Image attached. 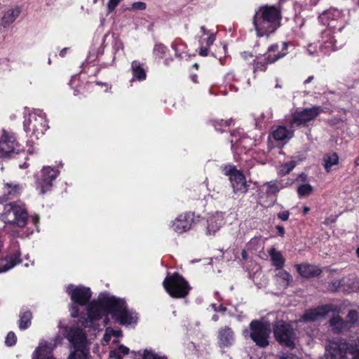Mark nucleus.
I'll return each instance as SVG.
<instances>
[{
    "instance_id": "13d9d810",
    "label": "nucleus",
    "mask_w": 359,
    "mask_h": 359,
    "mask_svg": "<svg viewBox=\"0 0 359 359\" xmlns=\"http://www.w3.org/2000/svg\"><path fill=\"white\" fill-rule=\"evenodd\" d=\"M284 167L287 168L286 172H288L294 168V165L285 164Z\"/></svg>"
},
{
    "instance_id": "0e129e2a",
    "label": "nucleus",
    "mask_w": 359,
    "mask_h": 359,
    "mask_svg": "<svg viewBox=\"0 0 359 359\" xmlns=\"http://www.w3.org/2000/svg\"><path fill=\"white\" fill-rule=\"evenodd\" d=\"M241 254L243 259H246L248 256L247 252L245 250H243Z\"/></svg>"
},
{
    "instance_id": "680f3d73",
    "label": "nucleus",
    "mask_w": 359,
    "mask_h": 359,
    "mask_svg": "<svg viewBox=\"0 0 359 359\" xmlns=\"http://www.w3.org/2000/svg\"><path fill=\"white\" fill-rule=\"evenodd\" d=\"M309 210H310V208L308 206H304L303 208V214L306 215Z\"/></svg>"
},
{
    "instance_id": "5701e85b",
    "label": "nucleus",
    "mask_w": 359,
    "mask_h": 359,
    "mask_svg": "<svg viewBox=\"0 0 359 359\" xmlns=\"http://www.w3.org/2000/svg\"><path fill=\"white\" fill-rule=\"evenodd\" d=\"M271 136L276 141L286 142L294 136V132L284 126H279L273 130Z\"/></svg>"
},
{
    "instance_id": "3c124183",
    "label": "nucleus",
    "mask_w": 359,
    "mask_h": 359,
    "mask_svg": "<svg viewBox=\"0 0 359 359\" xmlns=\"http://www.w3.org/2000/svg\"><path fill=\"white\" fill-rule=\"evenodd\" d=\"M307 53L309 55L313 56L317 52L316 47L312 44H309L307 48Z\"/></svg>"
},
{
    "instance_id": "5fc2aeb1",
    "label": "nucleus",
    "mask_w": 359,
    "mask_h": 359,
    "mask_svg": "<svg viewBox=\"0 0 359 359\" xmlns=\"http://www.w3.org/2000/svg\"><path fill=\"white\" fill-rule=\"evenodd\" d=\"M276 229H277L278 234L280 236H283V235L285 233L284 228L283 226L278 225V226H276Z\"/></svg>"
},
{
    "instance_id": "423d86ee",
    "label": "nucleus",
    "mask_w": 359,
    "mask_h": 359,
    "mask_svg": "<svg viewBox=\"0 0 359 359\" xmlns=\"http://www.w3.org/2000/svg\"><path fill=\"white\" fill-rule=\"evenodd\" d=\"M163 286L173 298H184L191 290L188 282L177 272L168 276L163 282Z\"/></svg>"
},
{
    "instance_id": "1a4fd4ad",
    "label": "nucleus",
    "mask_w": 359,
    "mask_h": 359,
    "mask_svg": "<svg viewBox=\"0 0 359 359\" xmlns=\"http://www.w3.org/2000/svg\"><path fill=\"white\" fill-rule=\"evenodd\" d=\"M24 128L29 135H34L37 139L43 135L48 128L44 114L31 113L24 121Z\"/></svg>"
},
{
    "instance_id": "aec40b11",
    "label": "nucleus",
    "mask_w": 359,
    "mask_h": 359,
    "mask_svg": "<svg viewBox=\"0 0 359 359\" xmlns=\"http://www.w3.org/2000/svg\"><path fill=\"white\" fill-rule=\"evenodd\" d=\"M331 311V306L325 305L306 311L301 317L300 321L313 322L324 318Z\"/></svg>"
},
{
    "instance_id": "4c0bfd02",
    "label": "nucleus",
    "mask_w": 359,
    "mask_h": 359,
    "mask_svg": "<svg viewBox=\"0 0 359 359\" xmlns=\"http://www.w3.org/2000/svg\"><path fill=\"white\" fill-rule=\"evenodd\" d=\"M264 187H266V194L268 196L275 195L280 191V187L276 182H267L264 184Z\"/></svg>"
},
{
    "instance_id": "9b49d317",
    "label": "nucleus",
    "mask_w": 359,
    "mask_h": 359,
    "mask_svg": "<svg viewBox=\"0 0 359 359\" xmlns=\"http://www.w3.org/2000/svg\"><path fill=\"white\" fill-rule=\"evenodd\" d=\"M273 334L276 339L280 344L294 348L295 334L290 324L283 320L276 321L273 325Z\"/></svg>"
},
{
    "instance_id": "2eb2a0df",
    "label": "nucleus",
    "mask_w": 359,
    "mask_h": 359,
    "mask_svg": "<svg viewBox=\"0 0 359 359\" xmlns=\"http://www.w3.org/2000/svg\"><path fill=\"white\" fill-rule=\"evenodd\" d=\"M23 191V186L16 182H4L2 194L0 195V203L13 200L19 197Z\"/></svg>"
},
{
    "instance_id": "e433bc0d",
    "label": "nucleus",
    "mask_w": 359,
    "mask_h": 359,
    "mask_svg": "<svg viewBox=\"0 0 359 359\" xmlns=\"http://www.w3.org/2000/svg\"><path fill=\"white\" fill-rule=\"evenodd\" d=\"M167 51L168 48L164 44L158 43L154 46L153 54L158 58H163Z\"/></svg>"
},
{
    "instance_id": "412c9836",
    "label": "nucleus",
    "mask_w": 359,
    "mask_h": 359,
    "mask_svg": "<svg viewBox=\"0 0 359 359\" xmlns=\"http://www.w3.org/2000/svg\"><path fill=\"white\" fill-rule=\"evenodd\" d=\"M20 262V252L18 250L6 257L1 258L0 273L8 271Z\"/></svg>"
},
{
    "instance_id": "f8f14e48",
    "label": "nucleus",
    "mask_w": 359,
    "mask_h": 359,
    "mask_svg": "<svg viewBox=\"0 0 359 359\" xmlns=\"http://www.w3.org/2000/svg\"><path fill=\"white\" fill-rule=\"evenodd\" d=\"M20 151V145L14 134L5 129L0 140V158H9Z\"/></svg>"
},
{
    "instance_id": "052dcab7",
    "label": "nucleus",
    "mask_w": 359,
    "mask_h": 359,
    "mask_svg": "<svg viewBox=\"0 0 359 359\" xmlns=\"http://www.w3.org/2000/svg\"><path fill=\"white\" fill-rule=\"evenodd\" d=\"M67 48H63L60 52V55L61 57H64L66 54V52H67Z\"/></svg>"
},
{
    "instance_id": "7ed1b4c3",
    "label": "nucleus",
    "mask_w": 359,
    "mask_h": 359,
    "mask_svg": "<svg viewBox=\"0 0 359 359\" xmlns=\"http://www.w3.org/2000/svg\"><path fill=\"white\" fill-rule=\"evenodd\" d=\"M100 300L109 309V313L112 318L121 324L129 325L137 323V314L127 309L123 299L111 297L107 293H102L100 294Z\"/></svg>"
},
{
    "instance_id": "9d476101",
    "label": "nucleus",
    "mask_w": 359,
    "mask_h": 359,
    "mask_svg": "<svg viewBox=\"0 0 359 359\" xmlns=\"http://www.w3.org/2000/svg\"><path fill=\"white\" fill-rule=\"evenodd\" d=\"M226 176H228L234 194H245L248 190V186L243 172L237 170L236 165L229 164L221 167Z\"/></svg>"
},
{
    "instance_id": "49530a36",
    "label": "nucleus",
    "mask_w": 359,
    "mask_h": 359,
    "mask_svg": "<svg viewBox=\"0 0 359 359\" xmlns=\"http://www.w3.org/2000/svg\"><path fill=\"white\" fill-rule=\"evenodd\" d=\"M215 40V36L213 34H210L208 35V38L203 41V43H205L206 47H210L214 43Z\"/></svg>"
},
{
    "instance_id": "864d4df0",
    "label": "nucleus",
    "mask_w": 359,
    "mask_h": 359,
    "mask_svg": "<svg viewBox=\"0 0 359 359\" xmlns=\"http://www.w3.org/2000/svg\"><path fill=\"white\" fill-rule=\"evenodd\" d=\"M71 315L73 318H76L79 316V308L76 305H72L71 308Z\"/></svg>"
},
{
    "instance_id": "a878e982",
    "label": "nucleus",
    "mask_w": 359,
    "mask_h": 359,
    "mask_svg": "<svg viewBox=\"0 0 359 359\" xmlns=\"http://www.w3.org/2000/svg\"><path fill=\"white\" fill-rule=\"evenodd\" d=\"M131 71L133 74V80L139 81H144L147 78V72L144 67V65L138 60H134L131 62Z\"/></svg>"
},
{
    "instance_id": "cd10ccee",
    "label": "nucleus",
    "mask_w": 359,
    "mask_h": 359,
    "mask_svg": "<svg viewBox=\"0 0 359 359\" xmlns=\"http://www.w3.org/2000/svg\"><path fill=\"white\" fill-rule=\"evenodd\" d=\"M20 9L15 8L6 11L0 20V25L4 28L9 27L19 16Z\"/></svg>"
},
{
    "instance_id": "58836bf2",
    "label": "nucleus",
    "mask_w": 359,
    "mask_h": 359,
    "mask_svg": "<svg viewBox=\"0 0 359 359\" xmlns=\"http://www.w3.org/2000/svg\"><path fill=\"white\" fill-rule=\"evenodd\" d=\"M231 123H232L231 119L227 120V121H224L222 119V120L215 121L214 126L217 130L222 132L224 130L225 128H228L231 124Z\"/></svg>"
},
{
    "instance_id": "f704fd0d",
    "label": "nucleus",
    "mask_w": 359,
    "mask_h": 359,
    "mask_svg": "<svg viewBox=\"0 0 359 359\" xmlns=\"http://www.w3.org/2000/svg\"><path fill=\"white\" fill-rule=\"evenodd\" d=\"M171 47L175 50L177 57L182 58L184 54L186 53L187 46L184 43H178L177 41H175L172 42Z\"/></svg>"
},
{
    "instance_id": "f03ea898",
    "label": "nucleus",
    "mask_w": 359,
    "mask_h": 359,
    "mask_svg": "<svg viewBox=\"0 0 359 359\" xmlns=\"http://www.w3.org/2000/svg\"><path fill=\"white\" fill-rule=\"evenodd\" d=\"M281 11L274 6H260L253 17V26L257 37L269 36L280 26Z\"/></svg>"
},
{
    "instance_id": "338daca9",
    "label": "nucleus",
    "mask_w": 359,
    "mask_h": 359,
    "mask_svg": "<svg viewBox=\"0 0 359 359\" xmlns=\"http://www.w3.org/2000/svg\"><path fill=\"white\" fill-rule=\"evenodd\" d=\"M172 57L166 58L164 61L165 65H168L170 62L172 60Z\"/></svg>"
},
{
    "instance_id": "09e8293b",
    "label": "nucleus",
    "mask_w": 359,
    "mask_h": 359,
    "mask_svg": "<svg viewBox=\"0 0 359 359\" xmlns=\"http://www.w3.org/2000/svg\"><path fill=\"white\" fill-rule=\"evenodd\" d=\"M290 212L287 210L280 212L278 214V217L283 221H287L289 218Z\"/></svg>"
},
{
    "instance_id": "6ab92c4d",
    "label": "nucleus",
    "mask_w": 359,
    "mask_h": 359,
    "mask_svg": "<svg viewBox=\"0 0 359 359\" xmlns=\"http://www.w3.org/2000/svg\"><path fill=\"white\" fill-rule=\"evenodd\" d=\"M287 48L288 43L287 42L282 43L281 51L279 50V46L278 44H273L269 47L267 52L263 55L264 59L268 60V63L272 64L287 54L286 50Z\"/></svg>"
},
{
    "instance_id": "0eeeda50",
    "label": "nucleus",
    "mask_w": 359,
    "mask_h": 359,
    "mask_svg": "<svg viewBox=\"0 0 359 359\" xmlns=\"http://www.w3.org/2000/svg\"><path fill=\"white\" fill-rule=\"evenodd\" d=\"M66 337L74 347L68 359H87L88 350L86 347V336L83 330L78 327L70 328Z\"/></svg>"
},
{
    "instance_id": "20e7f679",
    "label": "nucleus",
    "mask_w": 359,
    "mask_h": 359,
    "mask_svg": "<svg viewBox=\"0 0 359 359\" xmlns=\"http://www.w3.org/2000/svg\"><path fill=\"white\" fill-rule=\"evenodd\" d=\"M0 219L6 224L25 227L28 221V212L25 204L21 201L6 204L0 214Z\"/></svg>"
},
{
    "instance_id": "69168bd1",
    "label": "nucleus",
    "mask_w": 359,
    "mask_h": 359,
    "mask_svg": "<svg viewBox=\"0 0 359 359\" xmlns=\"http://www.w3.org/2000/svg\"><path fill=\"white\" fill-rule=\"evenodd\" d=\"M104 340L107 342L110 340V336H109L107 333H105L104 335Z\"/></svg>"
},
{
    "instance_id": "bf43d9fd",
    "label": "nucleus",
    "mask_w": 359,
    "mask_h": 359,
    "mask_svg": "<svg viewBox=\"0 0 359 359\" xmlns=\"http://www.w3.org/2000/svg\"><path fill=\"white\" fill-rule=\"evenodd\" d=\"M243 57L245 58V59H247L248 57H252V55L251 53H247V52H244L243 53Z\"/></svg>"
},
{
    "instance_id": "774afa93",
    "label": "nucleus",
    "mask_w": 359,
    "mask_h": 359,
    "mask_svg": "<svg viewBox=\"0 0 359 359\" xmlns=\"http://www.w3.org/2000/svg\"><path fill=\"white\" fill-rule=\"evenodd\" d=\"M212 320L213 321H217L219 320V316L217 314L213 315Z\"/></svg>"
},
{
    "instance_id": "b1692460",
    "label": "nucleus",
    "mask_w": 359,
    "mask_h": 359,
    "mask_svg": "<svg viewBox=\"0 0 359 359\" xmlns=\"http://www.w3.org/2000/svg\"><path fill=\"white\" fill-rule=\"evenodd\" d=\"M274 272V277L276 283L281 288H287L292 280L291 275L283 268L275 269Z\"/></svg>"
},
{
    "instance_id": "39448f33",
    "label": "nucleus",
    "mask_w": 359,
    "mask_h": 359,
    "mask_svg": "<svg viewBox=\"0 0 359 359\" xmlns=\"http://www.w3.org/2000/svg\"><path fill=\"white\" fill-rule=\"evenodd\" d=\"M326 351L330 355V359H359V350L355 349L341 338L330 341Z\"/></svg>"
},
{
    "instance_id": "37998d69",
    "label": "nucleus",
    "mask_w": 359,
    "mask_h": 359,
    "mask_svg": "<svg viewBox=\"0 0 359 359\" xmlns=\"http://www.w3.org/2000/svg\"><path fill=\"white\" fill-rule=\"evenodd\" d=\"M344 282V280H337L333 281L331 283V285L329 286L330 290H331L332 291L337 290L338 288H339L341 286L343 285Z\"/></svg>"
},
{
    "instance_id": "e2e57ef3",
    "label": "nucleus",
    "mask_w": 359,
    "mask_h": 359,
    "mask_svg": "<svg viewBox=\"0 0 359 359\" xmlns=\"http://www.w3.org/2000/svg\"><path fill=\"white\" fill-rule=\"evenodd\" d=\"M215 311H226V308L224 306L220 305L218 309L215 308Z\"/></svg>"
},
{
    "instance_id": "393cba45",
    "label": "nucleus",
    "mask_w": 359,
    "mask_h": 359,
    "mask_svg": "<svg viewBox=\"0 0 359 359\" xmlns=\"http://www.w3.org/2000/svg\"><path fill=\"white\" fill-rule=\"evenodd\" d=\"M224 224V219L221 214L217 213L208 219L207 233L215 234Z\"/></svg>"
},
{
    "instance_id": "473e14b6",
    "label": "nucleus",
    "mask_w": 359,
    "mask_h": 359,
    "mask_svg": "<svg viewBox=\"0 0 359 359\" xmlns=\"http://www.w3.org/2000/svg\"><path fill=\"white\" fill-rule=\"evenodd\" d=\"M32 318V314L30 311H27L23 312L20 316V320L18 322L19 328L22 330L27 329L31 325Z\"/></svg>"
},
{
    "instance_id": "c756f323",
    "label": "nucleus",
    "mask_w": 359,
    "mask_h": 359,
    "mask_svg": "<svg viewBox=\"0 0 359 359\" xmlns=\"http://www.w3.org/2000/svg\"><path fill=\"white\" fill-rule=\"evenodd\" d=\"M269 255L275 269L283 268L285 260L280 251L275 248H271L269 250Z\"/></svg>"
},
{
    "instance_id": "7c9ffc66",
    "label": "nucleus",
    "mask_w": 359,
    "mask_h": 359,
    "mask_svg": "<svg viewBox=\"0 0 359 359\" xmlns=\"http://www.w3.org/2000/svg\"><path fill=\"white\" fill-rule=\"evenodd\" d=\"M330 325L332 330L337 333L343 332L348 328V323L339 316L332 318L330 320Z\"/></svg>"
},
{
    "instance_id": "c9c22d12",
    "label": "nucleus",
    "mask_w": 359,
    "mask_h": 359,
    "mask_svg": "<svg viewBox=\"0 0 359 359\" xmlns=\"http://www.w3.org/2000/svg\"><path fill=\"white\" fill-rule=\"evenodd\" d=\"M299 196H308L313 191V187L309 184H302L297 189Z\"/></svg>"
},
{
    "instance_id": "6e6d98bb",
    "label": "nucleus",
    "mask_w": 359,
    "mask_h": 359,
    "mask_svg": "<svg viewBox=\"0 0 359 359\" xmlns=\"http://www.w3.org/2000/svg\"><path fill=\"white\" fill-rule=\"evenodd\" d=\"M201 31L202 32L203 35H208V36L209 34H211V33L209 32V31L206 30V29L203 26L201 27Z\"/></svg>"
},
{
    "instance_id": "c03bdc74",
    "label": "nucleus",
    "mask_w": 359,
    "mask_h": 359,
    "mask_svg": "<svg viewBox=\"0 0 359 359\" xmlns=\"http://www.w3.org/2000/svg\"><path fill=\"white\" fill-rule=\"evenodd\" d=\"M122 0H109L107 4L108 12H112Z\"/></svg>"
},
{
    "instance_id": "ddd939ff",
    "label": "nucleus",
    "mask_w": 359,
    "mask_h": 359,
    "mask_svg": "<svg viewBox=\"0 0 359 359\" xmlns=\"http://www.w3.org/2000/svg\"><path fill=\"white\" fill-rule=\"evenodd\" d=\"M322 111V107L320 106L296 111L292 114L290 126L292 128L305 126L309 122L313 121Z\"/></svg>"
},
{
    "instance_id": "2f4dec72",
    "label": "nucleus",
    "mask_w": 359,
    "mask_h": 359,
    "mask_svg": "<svg viewBox=\"0 0 359 359\" xmlns=\"http://www.w3.org/2000/svg\"><path fill=\"white\" fill-rule=\"evenodd\" d=\"M339 156L337 153H328L323 156V165L325 171L330 172L333 165L339 164Z\"/></svg>"
},
{
    "instance_id": "a18cd8bd",
    "label": "nucleus",
    "mask_w": 359,
    "mask_h": 359,
    "mask_svg": "<svg viewBox=\"0 0 359 359\" xmlns=\"http://www.w3.org/2000/svg\"><path fill=\"white\" fill-rule=\"evenodd\" d=\"M146 4L142 1L135 2L132 5V8L134 10L143 11L146 8Z\"/></svg>"
},
{
    "instance_id": "8fccbe9b",
    "label": "nucleus",
    "mask_w": 359,
    "mask_h": 359,
    "mask_svg": "<svg viewBox=\"0 0 359 359\" xmlns=\"http://www.w3.org/2000/svg\"><path fill=\"white\" fill-rule=\"evenodd\" d=\"M348 318L352 321V323H355L358 319V313L354 310H351L348 313Z\"/></svg>"
},
{
    "instance_id": "4be33fe9",
    "label": "nucleus",
    "mask_w": 359,
    "mask_h": 359,
    "mask_svg": "<svg viewBox=\"0 0 359 359\" xmlns=\"http://www.w3.org/2000/svg\"><path fill=\"white\" fill-rule=\"evenodd\" d=\"M219 345L220 347H229L234 341V333L229 327H222L218 331Z\"/></svg>"
},
{
    "instance_id": "a211bd4d",
    "label": "nucleus",
    "mask_w": 359,
    "mask_h": 359,
    "mask_svg": "<svg viewBox=\"0 0 359 359\" xmlns=\"http://www.w3.org/2000/svg\"><path fill=\"white\" fill-rule=\"evenodd\" d=\"M194 222L193 215L191 213H184L180 215L172 222V227L177 233L189 231Z\"/></svg>"
},
{
    "instance_id": "c85d7f7f",
    "label": "nucleus",
    "mask_w": 359,
    "mask_h": 359,
    "mask_svg": "<svg viewBox=\"0 0 359 359\" xmlns=\"http://www.w3.org/2000/svg\"><path fill=\"white\" fill-rule=\"evenodd\" d=\"M50 345L48 343L41 344L32 355V359H55L50 354Z\"/></svg>"
},
{
    "instance_id": "72a5a7b5",
    "label": "nucleus",
    "mask_w": 359,
    "mask_h": 359,
    "mask_svg": "<svg viewBox=\"0 0 359 359\" xmlns=\"http://www.w3.org/2000/svg\"><path fill=\"white\" fill-rule=\"evenodd\" d=\"M269 64L270 63H268V60L264 59L263 55L257 56L252 63L253 66V71L254 72L257 71L265 72L267 68V65Z\"/></svg>"
},
{
    "instance_id": "603ef678",
    "label": "nucleus",
    "mask_w": 359,
    "mask_h": 359,
    "mask_svg": "<svg viewBox=\"0 0 359 359\" xmlns=\"http://www.w3.org/2000/svg\"><path fill=\"white\" fill-rule=\"evenodd\" d=\"M118 351L120 352L121 354H124V355H127L129 353V348L126 346H125L124 345H120L118 348H117Z\"/></svg>"
},
{
    "instance_id": "bb28decb",
    "label": "nucleus",
    "mask_w": 359,
    "mask_h": 359,
    "mask_svg": "<svg viewBox=\"0 0 359 359\" xmlns=\"http://www.w3.org/2000/svg\"><path fill=\"white\" fill-rule=\"evenodd\" d=\"M297 269L300 276L305 278L318 276L321 273L319 268L310 264L297 265Z\"/></svg>"
},
{
    "instance_id": "79ce46f5",
    "label": "nucleus",
    "mask_w": 359,
    "mask_h": 359,
    "mask_svg": "<svg viewBox=\"0 0 359 359\" xmlns=\"http://www.w3.org/2000/svg\"><path fill=\"white\" fill-rule=\"evenodd\" d=\"M199 43L201 44V48L199 50V55L203 57H205L208 55L209 50L208 47L203 46V40L201 39V37L199 39Z\"/></svg>"
},
{
    "instance_id": "de8ad7c7",
    "label": "nucleus",
    "mask_w": 359,
    "mask_h": 359,
    "mask_svg": "<svg viewBox=\"0 0 359 359\" xmlns=\"http://www.w3.org/2000/svg\"><path fill=\"white\" fill-rule=\"evenodd\" d=\"M109 358L114 359H122L121 353L117 348L115 350H111L109 352Z\"/></svg>"
},
{
    "instance_id": "f3484780",
    "label": "nucleus",
    "mask_w": 359,
    "mask_h": 359,
    "mask_svg": "<svg viewBox=\"0 0 359 359\" xmlns=\"http://www.w3.org/2000/svg\"><path fill=\"white\" fill-rule=\"evenodd\" d=\"M67 292L70 294L71 299L74 303L81 306L86 304L91 297V292L88 287H74L73 285H69Z\"/></svg>"
},
{
    "instance_id": "dca6fc26",
    "label": "nucleus",
    "mask_w": 359,
    "mask_h": 359,
    "mask_svg": "<svg viewBox=\"0 0 359 359\" xmlns=\"http://www.w3.org/2000/svg\"><path fill=\"white\" fill-rule=\"evenodd\" d=\"M104 309L109 313V309L104 306L98 297L97 302H92L88 306V319L81 321L82 325L84 327L91 326L93 320H98L102 318L104 313Z\"/></svg>"
},
{
    "instance_id": "a19ab883",
    "label": "nucleus",
    "mask_w": 359,
    "mask_h": 359,
    "mask_svg": "<svg viewBox=\"0 0 359 359\" xmlns=\"http://www.w3.org/2000/svg\"><path fill=\"white\" fill-rule=\"evenodd\" d=\"M143 359H167L165 357L159 356L155 353L145 350L143 355Z\"/></svg>"
},
{
    "instance_id": "4468645a",
    "label": "nucleus",
    "mask_w": 359,
    "mask_h": 359,
    "mask_svg": "<svg viewBox=\"0 0 359 359\" xmlns=\"http://www.w3.org/2000/svg\"><path fill=\"white\" fill-rule=\"evenodd\" d=\"M58 175V171L51 167L45 166L41 171V175L36 180V189L41 194L49 191L53 187V181Z\"/></svg>"
},
{
    "instance_id": "6e6552de",
    "label": "nucleus",
    "mask_w": 359,
    "mask_h": 359,
    "mask_svg": "<svg viewBox=\"0 0 359 359\" xmlns=\"http://www.w3.org/2000/svg\"><path fill=\"white\" fill-rule=\"evenodd\" d=\"M250 339L261 348L269 344V336L271 332V325L268 321L252 320L250 324Z\"/></svg>"
},
{
    "instance_id": "f257e3e1",
    "label": "nucleus",
    "mask_w": 359,
    "mask_h": 359,
    "mask_svg": "<svg viewBox=\"0 0 359 359\" xmlns=\"http://www.w3.org/2000/svg\"><path fill=\"white\" fill-rule=\"evenodd\" d=\"M319 18L329 27L323 32L322 51L327 53L341 48L345 42V36L340 33L346 25L341 11L330 8L324 11Z\"/></svg>"
},
{
    "instance_id": "4d7b16f0",
    "label": "nucleus",
    "mask_w": 359,
    "mask_h": 359,
    "mask_svg": "<svg viewBox=\"0 0 359 359\" xmlns=\"http://www.w3.org/2000/svg\"><path fill=\"white\" fill-rule=\"evenodd\" d=\"M314 77L313 76H310L307 78V79H306L304 81V84H308L310 82H311L313 80Z\"/></svg>"
},
{
    "instance_id": "ea45409f",
    "label": "nucleus",
    "mask_w": 359,
    "mask_h": 359,
    "mask_svg": "<svg viewBox=\"0 0 359 359\" xmlns=\"http://www.w3.org/2000/svg\"><path fill=\"white\" fill-rule=\"evenodd\" d=\"M17 337L13 332H9L6 337L5 344L7 346H12L16 344Z\"/></svg>"
}]
</instances>
